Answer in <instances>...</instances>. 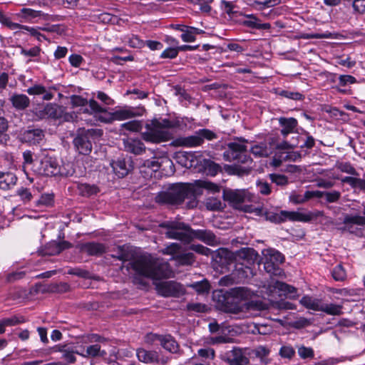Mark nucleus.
Returning <instances> with one entry per match:
<instances>
[{
	"mask_svg": "<svg viewBox=\"0 0 365 365\" xmlns=\"http://www.w3.org/2000/svg\"><path fill=\"white\" fill-rule=\"evenodd\" d=\"M319 190H307L304 194L292 193L289 196V200L294 204H303L315 196H319Z\"/></svg>",
	"mask_w": 365,
	"mask_h": 365,
	"instance_id": "c85d7f7f",
	"label": "nucleus"
},
{
	"mask_svg": "<svg viewBox=\"0 0 365 365\" xmlns=\"http://www.w3.org/2000/svg\"><path fill=\"white\" fill-rule=\"evenodd\" d=\"M269 306L262 300H251L245 302L242 306H234L226 308V311L232 314L245 312L246 316L256 317L262 311L268 309Z\"/></svg>",
	"mask_w": 365,
	"mask_h": 365,
	"instance_id": "f8f14e48",
	"label": "nucleus"
},
{
	"mask_svg": "<svg viewBox=\"0 0 365 365\" xmlns=\"http://www.w3.org/2000/svg\"><path fill=\"white\" fill-rule=\"evenodd\" d=\"M234 297L241 300H249L254 296V292L247 287H236L232 290Z\"/></svg>",
	"mask_w": 365,
	"mask_h": 365,
	"instance_id": "c9c22d12",
	"label": "nucleus"
},
{
	"mask_svg": "<svg viewBox=\"0 0 365 365\" xmlns=\"http://www.w3.org/2000/svg\"><path fill=\"white\" fill-rule=\"evenodd\" d=\"M223 197L233 206L238 207L242 202L251 201L252 196L246 190H225Z\"/></svg>",
	"mask_w": 365,
	"mask_h": 365,
	"instance_id": "dca6fc26",
	"label": "nucleus"
},
{
	"mask_svg": "<svg viewBox=\"0 0 365 365\" xmlns=\"http://www.w3.org/2000/svg\"><path fill=\"white\" fill-rule=\"evenodd\" d=\"M101 346L98 344H93L88 346L86 349V352L81 355L84 357L92 356L95 357L100 354Z\"/></svg>",
	"mask_w": 365,
	"mask_h": 365,
	"instance_id": "6e6d98bb",
	"label": "nucleus"
},
{
	"mask_svg": "<svg viewBox=\"0 0 365 365\" xmlns=\"http://www.w3.org/2000/svg\"><path fill=\"white\" fill-rule=\"evenodd\" d=\"M192 3L199 5L202 12L209 13L211 10L210 4L213 0H191Z\"/></svg>",
	"mask_w": 365,
	"mask_h": 365,
	"instance_id": "0e129e2a",
	"label": "nucleus"
},
{
	"mask_svg": "<svg viewBox=\"0 0 365 365\" xmlns=\"http://www.w3.org/2000/svg\"><path fill=\"white\" fill-rule=\"evenodd\" d=\"M267 291L270 295L274 292H279V296L283 294L291 299H295L297 297V289L295 287L279 281H276L273 284L269 285Z\"/></svg>",
	"mask_w": 365,
	"mask_h": 365,
	"instance_id": "a211bd4d",
	"label": "nucleus"
},
{
	"mask_svg": "<svg viewBox=\"0 0 365 365\" xmlns=\"http://www.w3.org/2000/svg\"><path fill=\"white\" fill-rule=\"evenodd\" d=\"M264 268L267 273L278 276L282 272L279 265L284 262V256L275 249L269 248L263 250Z\"/></svg>",
	"mask_w": 365,
	"mask_h": 365,
	"instance_id": "9d476101",
	"label": "nucleus"
},
{
	"mask_svg": "<svg viewBox=\"0 0 365 365\" xmlns=\"http://www.w3.org/2000/svg\"><path fill=\"white\" fill-rule=\"evenodd\" d=\"M158 292L163 297H180L182 296L185 289L183 286L175 281H168L156 284Z\"/></svg>",
	"mask_w": 365,
	"mask_h": 365,
	"instance_id": "4468645a",
	"label": "nucleus"
},
{
	"mask_svg": "<svg viewBox=\"0 0 365 365\" xmlns=\"http://www.w3.org/2000/svg\"><path fill=\"white\" fill-rule=\"evenodd\" d=\"M7 129V122L3 118H0V144L6 143L7 140V135L5 134V131Z\"/></svg>",
	"mask_w": 365,
	"mask_h": 365,
	"instance_id": "774afa93",
	"label": "nucleus"
},
{
	"mask_svg": "<svg viewBox=\"0 0 365 365\" xmlns=\"http://www.w3.org/2000/svg\"><path fill=\"white\" fill-rule=\"evenodd\" d=\"M70 247L71 244L68 242L63 241L61 242H57L53 241L46 245L45 254L48 255H58L63 250H66Z\"/></svg>",
	"mask_w": 365,
	"mask_h": 365,
	"instance_id": "2f4dec72",
	"label": "nucleus"
},
{
	"mask_svg": "<svg viewBox=\"0 0 365 365\" xmlns=\"http://www.w3.org/2000/svg\"><path fill=\"white\" fill-rule=\"evenodd\" d=\"M319 192L320 193V195L315 196V197H324L328 202H337L341 197V192L336 190H333L331 192H322L319 190Z\"/></svg>",
	"mask_w": 365,
	"mask_h": 365,
	"instance_id": "79ce46f5",
	"label": "nucleus"
},
{
	"mask_svg": "<svg viewBox=\"0 0 365 365\" xmlns=\"http://www.w3.org/2000/svg\"><path fill=\"white\" fill-rule=\"evenodd\" d=\"M279 354L282 358L292 359L295 354V350L291 346H282Z\"/></svg>",
	"mask_w": 365,
	"mask_h": 365,
	"instance_id": "bf43d9fd",
	"label": "nucleus"
},
{
	"mask_svg": "<svg viewBox=\"0 0 365 365\" xmlns=\"http://www.w3.org/2000/svg\"><path fill=\"white\" fill-rule=\"evenodd\" d=\"M17 181L16 175L11 173L0 172V189L8 190L13 187Z\"/></svg>",
	"mask_w": 365,
	"mask_h": 365,
	"instance_id": "7c9ffc66",
	"label": "nucleus"
},
{
	"mask_svg": "<svg viewBox=\"0 0 365 365\" xmlns=\"http://www.w3.org/2000/svg\"><path fill=\"white\" fill-rule=\"evenodd\" d=\"M10 101L13 106L17 110H24L30 104L29 98L24 94H14Z\"/></svg>",
	"mask_w": 365,
	"mask_h": 365,
	"instance_id": "473e14b6",
	"label": "nucleus"
},
{
	"mask_svg": "<svg viewBox=\"0 0 365 365\" xmlns=\"http://www.w3.org/2000/svg\"><path fill=\"white\" fill-rule=\"evenodd\" d=\"M101 134L102 130L100 129H78L73 140L75 149L79 154L88 155L92 150L95 136H100Z\"/></svg>",
	"mask_w": 365,
	"mask_h": 365,
	"instance_id": "1a4fd4ad",
	"label": "nucleus"
},
{
	"mask_svg": "<svg viewBox=\"0 0 365 365\" xmlns=\"http://www.w3.org/2000/svg\"><path fill=\"white\" fill-rule=\"evenodd\" d=\"M178 50L176 47H169L165 49L160 54V58H170L173 59L175 58L178 55Z\"/></svg>",
	"mask_w": 365,
	"mask_h": 365,
	"instance_id": "13d9d810",
	"label": "nucleus"
},
{
	"mask_svg": "<svg viewBox=\"0 0 365 365\" xmlns=\"http://www.w3.org/2000/svg\"><path fill=\"white\" fill-rule=\"evenodd\" d=\"M341 182L344 183L349 184L353 188H359L360 189V183L361 178H355L353 176H346L343 178Z\"/></svg>",
	"mask_w": 365,
	"mask_h": 365,
	"instance_id": "680f3d73",
	"label": "nucleus"
},
{
	"mask_svg": "<svg viewBox=\"0 0 365 365\" xmlns=\"http://www.w3.org/2000/svg\"><path fill=\"white\" fill-rule=\"evenodd\" d=\"M89 106L96 123H110L115 120H125L141 115L143 110L130 106L116 108L113 112L101 106L93 99L90 100Z\"/></svg>",
	"mask_w": 365,
	"mask_h": 365,
	"instance_id": "20e7f679",
	"label": "nucleus"
},
{
	"mask_svg": "<svg viewBox=\"0 0 365 365\" xmlns=\"http://www.w3.org/2000/svg\"><path fill=\"white\" fill-rule=\"evenodd\" d=\"M43 16L41 11L23 7L14 14V17L21 23H34V19Z\"/></svg>",
	"mask_w": 365,
	"mask_h": 365,
	"instance_id": "aec40b11",
	"label": "nucleus"
},
{
	"mask_svg": "<svg viewBox=\"0 0 365 365\" xmlns=\"http://www.w3.org/2000/svg\"><path fill=\"white\" fill-rule=\"evenodd\" d=\"M136 354L138 360L145 364H160L164 365L167 363L166 360L160 359L158 353L155 351L138 349Z\"/></svg>",
	"mask_w": 365,
	"mask_h": 365,
	"instance_id": "412c9836",
	"label": "nucleus"
},
{
	"mask_svg": "<svg viewBox=\"0 0 365 365\" xmlns=\"http://www.w3.org/2000/svg\"><path fill=\"white\" fill-rule=\"evenodd\" d=\"M110 165L113 173L119 178H124L127 175L130 168V165H128L125 160L123 158H118L115 160H112Z\"/></svg>",
	"mask_w": 365,
	"mask_h": 365,
	"instance_id": "b1692460",
	"label": "nucleus"
},
{
	"mask_svg": "<svg viewBox=\"0 0 365 365\" xmlns=\"http://www.w3.org/2000/svg\"><path fill=\"white\" fill-rule=\"evenodd\" d=\"M17 195L20 197L21 200L24 202L27 203L31 200L33 195L29 189L26 187H21L17 190Z\"/></svg>",
	"mask_w": 365,
	"mask_h": 365,
	"instance_id": "864d4df0",
	"label": "nucleus"
},
{
	"mask_svg": "<svg viewBox=\"0 0 365 365\" xmlns=\"http://www.w3.org/2000/svg\"><path fill=\"white\" fill-rule=\"evenodd\" d=\"M123 146L126 151L135 155H141L145 151L143 143L138 138L123 139Z\"/></svg>",
	"mask_w": 365,
	"mask_h": 365,
	"instance_id": "4be33fe9",
	"label": "nucleus"
},
{
	"mask_svg": "<svg viewBox=\"0 0 365 365\" xmlns=\"http://www.w3.org/2000/svg\"><path fill=\"white\" fill-rule=\"evenodd\" d=\"M205 206L210 210H220L223 208L220 199L217 197H208L205 200Z\"/></svg>",
	"mask_w": 365,
	"mask_h": 365,
	"instance_id": "37998d69",
	"label": "nucleus"
},
{
	"mask_svg": "<svg viewBox=\"0 0 365 365\" xmlns=\"http://www.w3.org/2000/svg\"><path fill=\"white\" fill-rule=\"evenodd\" d=\"M53 204V195L51 193L43 194L40 199L37 201V205H43L45 207L52 206Z\"/></svg>",
	"mask_w": 365,
	"mask_h": 365,
	"instance_id": "8fccbe9b",
	"label": "nucleus"
},
{
	"mask_svg": "<svg viewBox=\"0 0 365 365\" xmlns=\"http://www.w3.org/2000/svg\"><path fill=\"white\" fill-rule=\"evenodd\" d=\"M202 30L192 27L187 26L181 35V38L184 42H194L196 39L195 34H200Z\"/></svg>",
	"mask_w": 365,
	"mask_h": 365,
	"instance_id": "e433bc0d",
	"label": "nucleus"
},
{
	"mask_svg": "<svg viewBox=\"0 0 365 365\" xmlns=\"http://www.w3.org/2000/svg\"><path fill=\"white\" fill-rule=\"evenodd\" d=\"M331 274L336 281H344L346 277V271L340 264L333 269Z\"/></svg>",
	"mask_w": 365,
	"mask_h": 365,
	"instance_id": "49530a36",
	"label": "nucleus"
},
{
	"mask_svg": "<svg viewBox=\"0 0 365 365\" xmlns=\"http://www.w3.org/2000/svg\"><path fill=\"white\" fill-rule=\"evenodd\" d=\"M337 168L339 170H341L343 173L357 176L359 175V173L356 171V170L352 166V165L350 163H340L337 165Z\"/></svg>",
	"mask_w": 365,
	"mask_h": 365,
	"instance_id": "09e8293b",
	"label": "nucleus"
},
{
	"mask_svg": "<svg viewBox=\"0 0 365 365\" xmlns=\"http://www.w3.org/2000/svg\"><path fill=\"white\" fill-rule=\"evenodd\" d=\"M351 4L354 11L358 14H365V0H344Z\"/></svg>",
	"mask_w": 365,
	"mask_h": 365,
	"instance_id": "de8ad7c7",
	"label": "nucleus"
},
{
	"mask_svg": "<svg viewBox=\"0 0 365 365\" xmlns=\"http://www.w3.org/2000/svg\"><path fill=\"white\" fill-rule=\"evenodd\" d=\"M254 353L256 356V357L259 358L260 360V362L262 364H267L269 362V359H268V356L270 353V350L264 346H258L255 348L254 350Z\"/></svg>",
	"mask_w": 365,
	"mask_h": 365,
	"instance_id": "ea45409f",
	"label": "nucleus"
},
{
	"mask_svg": "<svg viewBox=\"0 0 365 365\" xmlns=\"http://www.w3.org/2000/svg\"><path fill=\"white\" fill-rule=\"evenodd\" d=\"M254 252V250L250 248H242L236 252H232L227 249H220L218 250L217 256L220 258L222 264H230L237 259L250 257Z\"/></svg>",
	"mask_w": 365,
	"mask_h": 365,
	"instance_id": "2eb2a0df",
	"label": "nucleus"
},
{
	"mask_svg": "<svg viewBox=\"0 0 365 365\" xmlns=\"http://www.w3.org/2000/svg\"><path fill=\"white\" fill-rule=\"evenodd\" d=\"M121 128L133 132H137L141 128V123L138 120H131L121 125Z\"/></svg>",
	"mask_w": 365,
	"mask_h": 365,
	"instance_id": "4d7b16f0",
	"label": "nucleus"
},
{
	"mask_svg": "<svg viewBox=\"0 0 365 365\" xmlns=\"http://www.w3.org/2000/svg\"><path fill=\"white\" fill-rule=\"evenodd\" d=\"M247 140L239 138L227 144V149L223 153L225 160L237 161L240 163H248L252 160L247 154Z\"/></svg>",
	"mask_w": 365,
	"mask_h": 365,
	"instance_id": "6e6552de",
	"label": "nucleus"
},
{
	"mask_svg": "<svg viewBox=\"0 0 365 365\" xmlns=\"http://www.w3.org/2000/svg\"><path fill=\"white\" fill-rule=\"evenodd\" d=\"M192 287L198 293L208 292L210 289V285L207 282H195L192 284Z\"/></svg>",
	"mask_w": 365,
	"mask_h": 365,
	"instance_id": "338daca9",
	"label": "nucleus"
},
{
	"mask_svg": "<svg viewBox=\"0 0 365 365\" xmlns=\"http://www.w3.org/2000/svg\"><path fill=\"white\" fill-rule=\"evenodd\" d=\"M129 264L137 275L153 280L170 277L173 273L168 262H160L150 255L141 256Z\"/></svg>",
	"mask_w": 365,
	"mask_h": 365,
	"instance_id": "7ed1b4c3",
	"label": "nucleus"
},
{
	"mask_svg": "<svg viewBox=\"0 0 365 365\" xmlns=\"http://www.w3.org/2000/svg\"><path fill=\"white\" fill-rule=\"evenodd\" d=\"M197 355L200 357L212 360L215 357V351L212 348L200 349L197 351Z\"/></svg>",
	"mask_w": 365,
	"mask_h": 365,
	"instance_id": "052dcab7",
	"label": "nucleus"
},
{
	"mask_svg": "<svg viewBox=\"0 0 365 365\" xmlns=\"http://www.w3.org/2000/svg\"><path fill=\"white\" fill-rule=\"evenodd\" d=\"M242 24L248 28L259 30H267L271 27L269 23H261L260 20L253 14L246 15Z\"/></svg>",
	"mask_w": 365,
	"mask_h": 365,
	"instance_id": "a878e982",
	"label": "nucleus"
},
{
	"mask_svg": "<svg viewBox=\"0 0 365 365\" xmlns=\"http://www.w3.org/2000/svg\"><path fill=\"white\" fill-rule=\"evenodd\" d=\"M178 126V120L163 119L161 121L155 120L151 125H148V130L143 133L142 136L146 142L159 143L165 142L173 138V133L169 128Z\"/></svg>",
	"mask_w": 365,
	"mask_h": 365,
	"instance_id": "39448f33",
	"label": "nucleus"
},
{
	"mask_svg": "<svg viewBox=\"0 0 365 365\" xmlns=\"http://www.w3.org/2000/svg\"><path fill=\"white\" fill-rule=\"evenodd\" d=\"M274 147L271 143L262 142L259 144H256L251 148V153L255 157H267L271 155L273 152Z\"/></svg>",
	"mask_w": 365,
	"mask_h": 365,
	"instance_id": "393cba45",
	"label": "nucleus"
},
{
	"mask_svg": "<svg viewBox=\"0 0 365 365\" xmlns=\"http://www.w3.org/2000/svg\"><path fill=\"white\" fill-rule=\"evenodd\" d=\"M298 354L299 356L303 359H312L314 356V352L312 348L311 347H307L304 346H301L298 347Z\"/></svg>",
	"mask_w": 365,
	"mask_h": 365,
	"instance_id": "3c124183",
	"label": "nucleus"
},
{
	"mask_svg": "<svg viewBox=\"0 0 365 365\" xmlns=\"http://www.w3.org/2000/svg\"><path fill=\"white\" fill-rule=\"evenodd\" d=\"M83 250L90 255H98L106 252V247L101 243L88 242L84 245Z\"/></svg>",
	"mask_w": 365,
	"mask_h": 365,
	"instance_id": "f704fd0d",
	"label": "nucleus"
},
{
	"mask_svg": "<svg viewBox=\"0 0 365 365\" xmlns=\"http://www.w3.org/2000/svg\"><path fill=\"white\" fill-rule=\"evenodd\" d=\"M163 335L157 334L149 333L145 336V342L148 345L157 346L160 345L163 340Z\"/></svg>",
	"mask_w": 365,
	"mask_h": 365,
	"instance_id": "a18cd8bd",
	"label": "nucleus"
},
{
	"mask_svg": "<svg viewBox=\"0 0 365 365\" xmlns=\"http://www.w3.org/2000/svg\"><path fill=\"white\" fill-rule=\"evenodd\" d=\"M207 190L213 193L220 192V187L207 180H197L194 184L178 183L171 185L166 191L156 196V202L171 205H178L184 200L194 199L202 194V190Z\"/></svg>",
	"mask_w": 365,
	"mask_h": 365,
	"instance_id": "f257e3e1",
	"label": "nucleus"
},
{
	"mask_svg": "<svg viewBox=\"0 0 365 365\" xmlns=\"http://www.w3.org/2000/svg\"><path fill=\"white\" fill-rule=\"evenodd\" d=\"M160 346L165 350L173 354L177 353L179 350L178 344L170 335H165L163 336Z\"/></svg>",
	"mask_w": 365,
	"mask_h": 365,
	"instance_id": "72a5a7b5",
	"label": "nucleus"
},
{
	"mask_svg": "<svg viewBox=\"0 0 365 365\" xmlns=\"http://www.w3.org/2000/svg\"><path fill=\"white\" fill-rule=\"evenodd\" d=\"M79 190L83 195L87 196L96 194L98 191L97 187L88 184H81L79 186Z\"/></svg>",
	"mask_w": 365,
	"mask_h": 365,
	"instance_id": "5fc2aeb1",
	"label": "nucleus"
},
{
	"mask_svg": "<svg viewBox=\"0 0 365 365\" xmlns=\"http://www.w3.org/2000/svg\"><path fill=\"white\" fill-rule=\"evenodd\" d=\"M282 221L285 222L287 220L292 222H308L312 220L317 215L311 212H300L296 211H280Z\"/></svg>",
	"mask_w": 365,
	"mask_h": 365,
	"instance_id": "f3484780",
	"label": "nucleus"
},
{
	"mask_svg": "<svg viewBox=\"0 0 365 365\" xmlns=\"http://www.w3.org/2000/svg\"><path fill=\"white\" fill-rule=\"evenodd\" d=\"M167 229L165 236L169 239L178 240L185 243L190 242L193 239H198L209 245H215L218 240L209 230H193L187 225L177 221H168L162 224Z\"/></svg>",
	"mask_w": 365,
	"mask_h": 365,
	"instance_id": "f03ea898",
	"label": "nucleus"
},
{
	"mask_svg": "<svg viewBox=\"0 0 365 365\" xmlns=\"http://www.w3.org/2000/svg\"><path fill=\"white\" fill-rule=\"evenodd\" d=\"M363 215L359 214H344L341 222H336L340 232L362 237L365 227V204L363 205Z\"/></svg>",
	"mask_w": 365,
	"mask_h": 365,
	"instance_id": "423d86ee",
	"label": "nucleus"
},
{
	"mask_svg": "<svg viewBox=\"0 0 365 365\" xmlns=\"http://www.w3.org/2000/svg\"><path fill=\"white\" fill-rule=\"evenodd\" d=\"M37 172L45 176H69L73 173L69 163L61 165L56 158L51 156H45L41 160Z\"/></svg>",
	"mask_w": 365,
	"mask_h": 365,
	"instance_id": "0eeeda50",
	"label": "nucleus"
},
{
	"mask_svg": "<svg viewBox=\"0 0 365 365\" xmlns=\"http://www.w3.org/2000/svg\"><path fill=\"white\" fill-rule=\"evenodd\" d=\"M43 137V131L38 128L26 130L23 134V140L30 144L39 143Z\"/></svg>",
	"mask_w": 365,
	"mask_h": 365,
	"instance_id": "cd10ccee",
	"label": "nucleus"
},
{
	"mask_svg": "<svg viewBox=\"0 0 365 365\" xmlns=\"http://www.w3.org/2000/svg\"><path fill=\"white\" fill-rule=\"evenodd\" d=\"M39 112L41 118H51L57 119L62 117L63 109L58 105L48 103Z\"/></svg>",
	"mask_w": 365,
	"mask_h": 365,
	"instance_id": "5701e85b",
	"label": "nucleus"
},
{
	"mask_svg": "<svg viewBox=\"0 0 365 365\" xmlns=\"http://www.w3.org/2000/svg\"><path fill=\"white\" fill-rule=\"evenodd\" d=\"M175 261L179 265H191L195 262L192 253H182V251L176 257Z\"/></svg>",
	"mask_w": 365,
	"mask_h": 365,
	"instance_id": "a19ab883",
	"label": "nucleus"
},
{
	"mask_svg": "<svg viewBox=\"0 0 365 365\" xmlns=\"http://www.w3.org/2000/svg\"><path fill=\"white\" fill-rule=\"evenodd\" d=\"M343 306L336 304H326L323 302L321 312L329 315H340L342 314Z\"/></svg>",
	"mask_w": 365,
	"mask_h": 365,
	"instance_id": "58836bf2",
	"label": "nucleus"
},
{
	"mask_svg": "<svg viewBox=\"0 0 365 365\" xmlns=\"http://www.w3.org/2000/svg\"><path fill=\"white\" fill-rule=\"evenodd\" d=\"M24 30L27 31L30 34L31 36L36 38L37 40L39 41H43V40H46V36L43 34L40 33L38 28L26 26V27H24Z\"/></svg>",
	"mask_w": 365,
	"mask_h": 365,
	"instance_id": "69168bd1",
	"label": "nucleus"
},
{
	"mask_svg": "<svg viewBox=\"0 0 365 365\" xmlns=\"http://www.w3.org/2000/svg\"><path fill=\"white\" fill-rule=\"evenodd\" d=\"M279 3V0H255L253 4L259 9L274 6Z\"/></svg>",
	"mask_w": 365,
	"mask_h": 365,
	"instance_id": "603ef678",
	"label": "nucleus"
},
{
	"mask_svg": "<svg viewBox=\"0 0 365 365\" xmlns=\"http://www.w3.org/2000/svg\"><path fill=\"white\" fill-rule=\"evenodd\" d=\"M89 102H90V101L88 102L86 99H85L79 96H73L71 97V103H72L73 106H88V108H85V111H86V112L89 113L91 115H93V114L92 113L91 109L89 106Z\"/></svg>",
	"mask_w": 365,
	"mask_h": 365,
	"instance_id": "c03bdc74",
	"label": "nucleus"
},
{
	"mask_svg": "<svg viewBox=\"0 0 365 365\" xmlns=\"http://www.w3.org/2000/svg\"><path fill=\"white\" fill-rule=\"evenodd\" d=\"M278 120L279 124L282 128L281 133L284 136H287L288 134L294 133L298 124L297 120L294 118L281 117Z\"/></svg>",
	"mask_w": 365,
	"mask_h": 365,
	"instance_id": "bb28decb",
	"label": "nucleus"
},
{
	"mask_svg": "<svg viewBox=\"0 0 365 365\" xmlns=\"http://www.w3.org/2000/svg\"><path fill=\"white\" fill-rule=\"evenodd\" d=\"M224 361L229 365H247L250 361L240 349H233L225 353Z\"/></svg>",
	"mask_w": 365,
	"mask_h": 365,
	"instance_id": "6ab92c4d",
	"label": "nucleus"
},
{
	"mask_svg": "<svg viewBox=\"0 0 365 365\" xmlns=\"http://www.w3.org/2000/svg\"><path fill=\"white\" fill-rule=\"evenodd\" d=\"M216 134L208 129H200L195 135L181 137L175 140V144L178 146L187 148L197 147L202 145L205 139L211 140L216 138Z\"/></svg>",
	"mask_w": 365,
	"mask_h": 365,
	"instance_id": "9b49d317",
	"label": "nucleus"
},
{
	"mask_svg": "<svg viewBox=\"0 0 365 365\" xmlns=\"http://www.w3.org/2000/svg\"><path fill=\"white\" fill-rule=\"evenodd\" d=\"M269 178L271 181L277 185H284L288 182L287 178L284 175L280 174H270Z\"/></svg>",
	"mask_w": 365,
	"mask_h": 365,
	"instance_id": "e2e57ef3",
	"label": "nucleus"
},
{
	"mask_svg": "<svg viewBox=\"0 0 365 365\" xmlns=\"http://www.w3.org/2000/svg\"><path fill=\"white\" fill-rule=\"evenodd\" d=\"M300 304L308 309L320 311L322 309L323 301L310 296H304L299 301Z\"/></svg>",
	"mask_w": 365,
	"mask_h": 365,
	"instance_id": "c756f323",
	"label": "nucleus"
},
{
	"mask_svg": "<svg viewBox=\"0 0 365 365\" xmlns=\"http://www.w3.org/2000/svg\"><path fill=\"white\" fill-rule=\"evenodd\" d=\"M182 250V247L180 244L173 242L168 245L165 248L161 250L163 255H170L171 259H176V257L180 254Z\"/></svg>",
	"mask_w": 365,
	"mask_h": 365,
	"instance_id": "4c0bfd02",
	"label": "nucleus"
},
{
	"mask_svg": "<svg viewBox=\"0 0 365 365\" xmlns=\"http://www.w3.org/2000/svg\"><path fill=\"white\" fill-rule=\"evenodd\" d=\"M143 166L150 169L153 172H157L160 170L165 175L174 174L175 169L173 161L168 157H154L151 159L145 160Z\"/></svg>",
	"mask_w": 365,
	"mask_h": 365,
	"instance_id": "ddd939ff",
	"label": "nucleus"
}]
</instances>
